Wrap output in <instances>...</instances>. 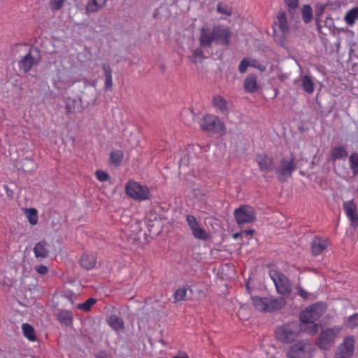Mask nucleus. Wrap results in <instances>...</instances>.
Instances as JSON below:
<instances>
[{"label":"nucleus","instance_id":"obj_38","mask_svg":"<svg viewBox=\"0 0 358 358\" xmlns=\"http://www.w3.org/2000/svg\"><path fill=\"white\" fill-rule=\"evenodd\" d=\"M187 296V289L185 288H179L175 292L174 297L177 301L185 300Z\"/></svg>","mask_w":358,"mask_h":358},{"label":"nucleus","instance_id":"obj_7","mask_svg":"<svg viewBox=\"0 0 358 358\" xmlns=\"http://www.w3.org/2000/svg\"><path fill=\"white\" fill-rule=\"evenodd\" d=\"M125 192L131 198L136 201L148 200L151 197L149 188L138 182L130 180L125 185Z\"/></svg>","mask_w":358,"mask_h":358},{"label":"nucleus","instance_id":"obj_16","mask_svg":"<svg viewBox=\"0 0 358 358\" xmlns=\"http://www.w3.org/2000/svg\"><path fill=\"white\" fill-rule=\"evenodd\" d=\"M215 43V36L214 34V27H202L200 31L199 43L204 48H210L213 43Z\"/></svg>","mask_w":358,"mask_h":358},{"label":"nucleus","instance_id":"obj_6","mask_svg":"<svg viewBox=\"0 0 358 358\" xmlns=\"http://www.w3.org/2000/svg\"><path fill=\"white\" fill-rule=\"evenodd\" d=\"M341 330V327L335 326L321 331L316 341L317 345L323 350H329L334 344Z\"/></svg>","mask_w":358,"mask_h":358},{"label":"nucleus","instance_id":"obj_33","mask_svg":"<svg viewBox=\"0 0 358 358\" xmlns=\"http://www.w3.org/2000/svg\"><path fill=\"white\" fill-rule=\"evenodd\" d=\"M204 59V55L201 48L194 49L190 56V59L193 63L201 62Z\"/></svg>","mask_w":358,"mask_h":358},{"label":"nucleus","instance_id":"obj_44","mask_svg":"<svg viewBox=\"0 0 358 358\" xmlns=\"http://www.w3.org/2000/svg\"><path fill=\"white\" fill-rule=\"evenodd\" d=\"M105 78L104 89L106 91H110L113 87V76Z\"/></svg>","mask_w":358,"mask_h":358},{"label":"nucleus","instance_id":"obj_61","mask_svg":"<svg viewBox=\"0 0 358 358\" xmlns=\"http://www.w3.org/2000/svg\"><path fill=\"white\" fill-rule=\"evenodd\" d=\"M158 358H167V357H158Z\"/></svg>","mask_w":358,"mask_h":358},{"label":"nucleus","instance_id":"obj_18","mask_svg":"<svg viewBox=\"0 0 358 358\" xmlns=\"http://www.w3.org/2000/svg\"><path fill=\"white\" fill-rule=\"evenodd\" d=\"M38 61L34 59L31 55V50L25 55L19 62V69L24 73H27L30 71L32 66L36 64Z\"/></svg>","mask_w":358,"mask_h":358},{"label":"nucleus","instance_id":"obj_2","mask_svg":"<svg viewBox=\"0 0 358 358\" xmlns=\"http://www.w3.org/2000/svg\"><path fill=\"white\" fill-rule=\"evenodd\" d=\"M303 331H304V327L301 323L291 322L278 327L275 337L283 343H291L298 339Z\"/></svg>","mask_w":358,"mask_h":358},{"label":"nucleus","instance_id":"obj_26","mask_svg":"<svg viewBox=\"0 0 358 358\" xmlns=\"http://www.w3.org/2000/svg\"><path fill=\"white\" fill-rule=\"evenodd\" d=\"M348 156V152L343 146H338L331 150V160L335 161Z\"/></svg>","mask_w":358,"mask_h":358},{"label":"nucleus","instance_id":"obj_45","mask_svg":"<svg viewBox=\"0 0 358 358\" xmlns=\"http://www.w3.org/2000/svg\"><path fill=\"white\" fill-rule=\"evenodd\" d=\"M35 271L41 275H45L48 273V268L46 266L41 264L35 266Z\"/></svg>","mask_w":358,"mask_h":358},{"label":"nucleus","instance_id":"obj_52","mask_svg":"<svg viewBox=\"0 0 358 358\" xmlns=\"http://www.w3.org/2000/svg\"><path fill=\"white\" fill-rule=\"evenodd\" d=\"M241 233H243V234L252 235L254 234V230H252V229L244 230Z\"/></svg>","mask_w":358,"mask_h":358},{"label":"nucleus","instance_id":"obj_11","mask_svg":"<svg viewBox=\"0 0 358 358\" xmlns=\"http://www.w3.org/2000/svg\"><path fill=\"white\" fill-rule=\"evenodd\" d=\"M186 222L193 236L196 239L206 241L210 238L209 233L200 226L194 215H187L186 216Z\"/></svg>","mask_w":358,"mask_h":358},{"label":"nucleus","instance_id":"obj_49","mask_svg":"<svg viewBox=\"0 0 358 358\" xmlns=\"http://www.w3.org/2000/svg\"><path fill=\"white\" fill-rule=\"evenodd\" d=\"M257 61L255 59L249 58V66L255 68L257 64Z\"/></svg>","mask_w":358,"mask_h":358},{"label":"nucleus","instance_id":"obj_8","mask_svg":"<svg viewBox=\"0 0 358 358\" xmlns=\"http://www.w3.org/2000/svg\"><path fill=\"white\" fill-rule=\"evenodd\" d=\"M203 131L208 132H214L220 135H224L227 129L223 122L214 115H204L200 124Z\"/></svg>","mask_w":358,"mask_h":358},{"label":"nucleus","instance_id":"obj_15","mask_svg":"<svg viewBox=\"0 0 358 358\" xmlns=\"http://www.w3.org/2000/svg\"><path fill=\"white\" fill-rule=\"evenodd\" d=\"M343 210L347 217L354 227L358 226L357 206L353 199L345 201L343 204Z\"/></svg>","mask_w":358,"mask_h":358},{"label":"nucleus","instance_id":"obj_13","mask_svg":"<svg viewBox=\"0 0 358 358\" xmlns=\"http://www.w3.org/2000/svg\"><path fill=\"white\" fill-rule=\"evenodd\" d=\"M215 43L227 46L230 44L231 33L229 27L222 25L214 26Z\"/></svg>","mask_w":358,"mask_h":358},{"label":"nucleus","instance_id":"obj_42","mask_svg":"<svg viewBox=\"0 0 358 358\" xmlns=\"http://www.w3.org/2000/svg\"><path fill=\"white\" fill-rule=\"evenodd\" d=\"M96 176L101 182L106 181L109 178V175L103 171H97L96 172Z\"/></svg>","mask_w":358,"mask_h":358},{"label":"nucleus","instance_id":"obj_54","mask_svg":"<svg viewBox=\"0 0 358 358\" xmlns=\"http://www.w3.org/2000/svg\"><path fill=\"white\" fill-rule=\"evenodd\" d=\"M173 358H189L187 354H183L181 356H174Z\"/></svg>","mask_w":358,"mask_h":358},{"label":"nucleus","instance_id":"obj_47","mask_svg":"<svg viewBox=\"0 0 358 358\" xmlns=\"http://www.w3.org/2000/svg\"><path fill=\"white\" fill-rule=\"evenodd\" d=\"M285 2L289 9H295L299 6V0H285Z\"/></svg>","mask_w":358,"mask_h":358},{"label":"nucleus","instance_id":"obj_57","mask_svg":"<svg viewBox=\"0 0 358 358\" xmlns=\"http://www.w3.org/2000/svg\"><path fill=\"white\" fill-rule=\"evenodd\" d=\"M124 230L125 233L127 234L129 229L127 227H125V229Z\"/></svg>","mask_w":358,"mask_h":358},{"label":"nucleus","instance_id":"obj_37","mask_svg":"<svg viewBox=\"0 0 358 358\" xmlns=\"http://www.w3.org/2000/svg\"><path fill=\"white\" fill-rule=\"evenodd\" d=\"M345 326L350 329L358 327V313L348 317L345 322Z\"/></svg>","mask_w":358,"mask_h":358},{"label":"nucleus","instance_id":"obj_51","mask_svg":"<svg viewBox=\"0 0 358 358\" xmlns=\"http://www.w3.org/2000/svg\"><path fill=\"white\" fill-rule=\"evenodd\" d=\"M255 68L259 69L261 71H266V66L264 65H262V64H258V63H257V64Z\"/></svg>","mask_w":358,"mask_h":358},{"label":"nucleus","instance_id":"obj_53","mask_svg":"<svg viewBox=\"0 0 358 358\" xmlns=\"http://www.w3.org/2000/svg\"><path fill=\"white\" fill-rule=\"evenodd\" d=\"M243 235V233H236L233 235L234 239H238L240 236Z\"/></svg>","mask_w":358,"mask_h":358},{"label":"nucleus","instance_id":"obj_40","mask_svg":"<svg viewBox=\"0 0 358 358\" xmlns=\"http://www.w3.org/2000/svg\"><path fill=\"white\" fill-rule=\"evenodd\" d=\"M249 66V57H245L241 61L238 66V70L241 73H243L247 71Z\"/></svg>","mask_w":358,"mask_h":358},{"label":"nucleus","instance_id":"obj_22","mask_svg":"<svg viewBox=\"0 0 358 358\" xmlns=\"http://www.w3.org/2000/svg\"><path fill=\"white\" fill-rule=\"evenodd\" d=\"M213 105L221 113L227 114L229 111L227 101L220 95L214 96L212 101Z\"/></svg>","mask_w":358,"mask_h":358},{"label":"nucleus","instance_id":"obj_39","mask_svg":"<svg viewBox=\"0 0 358 358\" xmlns=\"http://www.w3.org/2000/svg\"><path fill=\"white\" fill-rule=\"evenodd\" d=\"M65 0H50V6L52 10H60L64 3Z\"/></svg>","mask_w":358,"mask_h":358},{"label":"nucleus","instance_id":"obj_46","mask_svg":"<svg viewBox=\"0 0 358 358\" xmlns=\"http://www.w3.org/2000/svg\"><path fill=\"white\" fill-rule=\"evenodd\" d=\"M296 290L298 294L303 299H306L308 298L310 293L304 290L301 286L296 287Z\"/></svg>","mask_w":358,"mask_h":358},{"label":"nucleus","instance_id":"obj_55","mask_svg":"<svg viewBox=\"0 0 358 358\" xmlns=\"http://www.w3.org/2000/svg\"><path fill=\"white\" fill-rule=\"evenodd\" d=\"M103 7L106 5L108 0H97Z\"/></svg>","mask_w":358,"mask_h":358},{"label":"nucleus","instance_id":"obj_43","mask_svg":"<svg viewBox=\"0 0 358 358\" xmlns=\"http://www.w3.org/2000/svg\"><path fill=\"white\" fill-rule=\"evenodd\" d=\"M105 77H111L112 76V69L108 64H103L101 65Z\"/></svg>","mask_w":358,"mask_h":358},{"label":"nucleus","instance_id":"obj_9","mask_svg":"<svg viewBox=\"0 0 358 358\" xmlns=\"http://www.w3.org/2000/svg\"><path fill=\"white\" fill-rule=\"evenodd\" d=\"M269 275L279 294L287 296L291 294L292 284L287 276L274 269L269 271Z\"/></svg>","mask_w":358,"mask_h":358},{"label":"nucleus","instance_id":"obj_35","mask_svg":"<svg viewBox=\"0 0 358 358\" xmlns=\"http://www.w3.org/2000/svg\"><path fill=\"white\" fill-rule=\"evenodd\" d=\"M350 166L354 175L358 174V154L352 153L350 156Z\"/></svg>","mask_w":358,"mask_h":358},{"label":"nucleus","instance_id":"obj_60","mask_svg":"<svg viewBox=\"0 0 358 358\" xmlns=\"http://www.w3.org/2000/svg\"><path fill=\"white\" fill-rule=\"evenodd\" d=\"M9 192H10V190L8 189V193H7L8 195H10Z\"/></svg>","mask_w":358,"mask_h":358},{"label":"nucleus","instance_id":"obj_10","mask_svg":"<svg viewBox=\"0 0 358 358\" xmlns=\"http://www.w3.org/2000/svg\"><path fill=\"white\" fill-rule=\"evenodd\" d=\"M256 216L254 208L248 205H242L234 210V217L238 225L253 222Z\"/></svg>","mask_w":358,"mask_h":358},{"label":"nucleus","instance_id":"obj_3","mask_svg":"<svg viewBox=\"0 0 358 358\" xmlns=\"http://www.w3.org/2000/svg\"><path fill=\"white\" fill-rule=\"evenodd\" d=\"M251 299L255 309L262 312L278 310L285 305V300L282 297L254 296L251 297Z\"/></svg>","mask_w":358,"mask_h":358},{"label":"nucleus","instance_id":"obj_31","mask_svg":"<svg viewBox=\"0 0 358 358\" xmlns=\"http://www.w3.org/2000/svg\"><path fill=\"white\" fill-rule=\"evenodd\" d=\"M26 217L31 225H35L38 222V213L35 208H29L25 210Z\"/></svg>","mask_w":358,"mask_h":358},{"label":"nucleus","instance_id":"obj_1","mask_svg":"<svg viewBox=\"0 0 358 358\" xmlns=\"http://www.w3.org/2000/svg\"><path fill=\"white\" fill-rule=\"evenodd\" d=\"M327 306L322 302H317L307 307L300 313V321L304 331L308 334H315L318 331V324H316L326 311Z\"/></svg>","mask_w":358,"mask_h":358},{"label":"nucleus","instance_id":"obj_56","mask_svg":"<svg viewBox=\"0 0 358 358\" xmlns=\"http://www.w3.org/2000/svg\"><path fill=\"white\" fill-rule=\"evenodd\" d=\"M4 189H6V193H8V187L6 185H4Z\"/></svg>","mask_w":358,"mask_h":358},{"label":"nucleus","instance_id":"obj_19","mask_svg":"<svg viewBox=\"0 0 358 358\" xmlns=\"http://www.w3.org/2000/svg\"><path fill=\"white\" fill-rule=\"evenodd\" d=\"M81 266L87 270L93 268L96 264V255L95 253L84 254L80 259Z\"/></svg>","mask_w":358,"mask_h":358},{"label":"nucleus","instance_id":"obj_29","mask_svg":"<svg viewBox=\"0 0 358 358\" xmlns=\"http://www.w3.org/2000/svg\"><path fill=\"white\" fill-rule=\"evenodd\" d=\"M109 325L115 330H120L124 328V322L122 319L115 315H111L109 318Z\"/></svg>","mask_w":358,"mask_h":358},{"label":"nucleus","instance_id":"obj_41","mask_svg":"<svg viewBox=\"0 0 358 358\" xmlns=\"http://www.w3.org/2000/svg\"><path fill=\"white\" fill-rule=\"evenodd\" d=\"M218 13L230 16L231 15V10L226 5L219 3L217 8Z\"/></svg>","mask_w":358,"mask_h":358},{"label":"nucleus","instance_id":"obj_25","mask_svg":"<svg viewBox=\"0 0 358 358\" xmlns=\"http://www.w3.org/2000/svg\"><path fill=\"white\" fill-rule=\"evenodd\" d=\"M301 85L304 91L308 94L313 93L315 90V84L309 76L305 75L302 77Z\"/></svg>","mask_w":358,"mask_h":358},{"label":"nucleus","instance_id":"obj_4","mask_svg":"<svg viewBox=\"0 0 358 358\" xmlns=\"http://www.w3.org/2000/svg\"><path fill=\"white\" fill-rule=\"evenodd\" d=\"M314 347L308 340H301L291 345L287 352L288 358H311Z\"/></svg>","mask_w":358,"mask_h":358},{"label":"nucleus","instance_id":"obj_32","mask_svg":"<svg viewBox=\"0 0 358 358\" xmlns=\"http://www.w3.org/2000/svg\"><path fill=\"white\" fill-rule=\"evenodd\" d=\"M103 6L99 4V2L97 0H90L86 5V12L87 13H94L99 10L102 8Z\"/></svg>","mask_w":358,"mask_h":358},{"label":"nucleus","instance_id":"obj_58","mask_svg":"<svg viewBox=\"0 0 358 358\" xmlns=\"http://www.w3.org/2000/svg\"><path fill=\"white\" fill-rule=\"evenodd\" d=\"M318 15H319V14H318V13H316V20H317V19H318Z\"/></svg>","mask_w":358,"mask_h":358},{"label":"nucleus","instance_id":"obj_12","mask_svg":"<svg viewBox=\"0 0 358 358\" xmlns=\"http://www.w3.org/2000/svg\"><path fill=\"white\" fill-rule=\"evenodd\" d=\"M355 339L352 336L346 337L338 348L336 358H350L354 352Z\"/></svg>","mask_w":358,"mask_h":358},{"label":"nucleus","instance_id":"obj_34","mask_svg":"<svg viewBox=\"0 0 358 358\" xmlns=\"http://www.w3.org/2000/svg\"><path fill=\"white\" fill-rule=\"evenodd\" d=\"M303 20L305 23H309L313 19L312 8L309 5H305L302 9Z\"/></svg>","mask_w":358,"mask_h":358},{"label":"nucleus","instance_id":"obj_23","mask_svg":"<svg viewBox=\"0 0 358 358\" xmlns=\"http://www.w3.org/2000/svg\"><path fill=\"white\" fill-rule=\"evenodd\" d=\"M244 89L249 93H254L258 90L257 76L255 74H250L245 78L244 80Z\"/></svg>","mask_w":358,"mask_h":358},{"label":"nucleus","instance_id":"obj_50","mask_svg":"<svg viewBox=\"0 0 358 358\" xmlns=\"http://www.w3.org/2000/svg\"><path fill=\"white\" fill-rule=\"evenodd\" d=\"M96 356L97 358H106L107 355L105 351H100Z\"/></svg>","mask_w":358,"mask_h":358},{"label":"nucleus","instance_id":"obj_27","mask_svg":"<svg viewBox=\"0 0 358 358\" xmlns=\"http://www.w3.org/2000/svg\"><path fill=\"white\" fill-rule=\"evenodd\" d=\"M358 19V7H355L348 10L345 16V21L348 25H353Z\"/></svg>","mask_w":358,"mask_h":358},{"label":"nucleus","instance_id":"obj_28","mask_svg":"<svg viewBox=\"0 0 358 358\" xmlns=\"http://www.w3.org/2000/svg\"><path fill=\"white\" fill-rule=\"evenodd\" d=\"M22 329L24 336L30 341H34L36 340L35 331L32 326L27 323H24L22 325Z\"/></svg>","mask_w":358,"mask_h":358},{"label":"nucleus","instance_id":"obj_5","mask_svg":"<svg viewBox=\"0 0 358 358\" xmlns=\"http://www.w3.org/2000/svg\"><path fill=\"white\" fill-rule=\"evenodd\" d=\"M296 169L295 157L293 153L289 156L283 157L275 166V171L280 181H285L290 178Z\"/></svg>","mask_w":358,"mask_h":358},{"label":"nucleus","instance_id":"obj_59","mask_svg":"<svg viewBox=\"0 0 358 358\" xmlns=\"http://www.w3.org/2000/svg\"><path fill=\"white\" fill-rule=\"evenodd\" d=\"M273 31H274V32H276V28L275 27L273 28Z\"/></svg>","mask_w":358,"mask_h":358},{"label":"nucleus","instance_id":"obj_14","mask_svg":"<svg viewBox=\"0 0 358 358\" xmlns=\"http://www.w3.org/2000/svg\"><path fill=\"white\" fill-rule=\"evenodd\" d=\"M255 161L257 163L261 171L268 173L275 170V162L272 157L266 154H259L256 156Z\"/></svg>","mask_w":358,"mask_h":358},{"label":"nucleus","instance_id":"obj_21","mask_svg":"<svg viewBox=\"0 0 358 358\" xmlns=\"http://www.w3.org/2000/svg\"><path fill=\"white\" fill-rule=\"evenodd\" d=\"M275 26L278 27L279 31H280L282 34L285 35L288 33L289 26L285 12L282 11L278 13L277 20L275 22Z\"/></svg>","mask_w":358,"mask_h":358},{"label":"nucleus","instance_id":"obj_36","mask_svg":"<svg viewBox=\"0 0 358 358\" xmlns=\"http://www.w3.org/2000/svg\"><path fill=\"white\" fill-rule=\"evenodd\" d=\"M96 300L95 299L90 298L84 303H78L77 305V308L87 312L91 309V307L96 303Z\"/></svg>","mask_w":358,"mask_h":358},{"label":"nucleus","instance_id":"obj_30","mask_svg":"<svg viewBox=\"0 0 358 358\" xmlns=\"http://www.w3.org/2000/svg\"><path fill=\"white\" fill-rule=\"evenodd\" d=\"M123 152L120 150H113L110 152V161L111 164L118 166L123 159Z\"/></svg>","mask_w":358,"mask_h":358},{"label":"nucleus","instance_id":"obj_24","mask_svg":"<svg viewBox=\"0 0 358 358\" xmlns=\"http://www.w3.org/2000/svg\"><path fill=\"white\" fill-rule=\"evenodd\" d=\"M58 320L64 325H70L72 323L73 315L70 310H60L57 314Z\"/></svg>","mask_w":358,"mask_h":358},{"label":"nucleus","instance_id":"obj_20","mask_svg":"<svg viewBox=\"0 0 358 358\" xmlns=\"http://www.w3.org/2000/svg\"><path fill=\"white\" fill-rule=\"evenodd\" d=\"M34 253L36 258L45 259L49 255V245L45 241L37 243L34 248Z\"/></svg>","mask_w":358,"mask_h":358},{"label":"nucleus","instance_id":"obj_48","mask_svg":"<svg viewBox=\"0 0 358 358\" xmlns=\"http://www.w3.org/2000/svg\"><path fill=\"white\" fill-rule=\"evenodd\" d=\"M131 227L134 228L132 230L133 232L138 233L141 231L140 226L137 222H135L134 224H132Z\"/></svg>","mask_w":358,"mask_h":358},{"label":"nucleus","instance_id":"obj_17","mask_svg":"<svg viewBox=\"0 0 358 358\" xmlns=\"http://www.w3.org/2000/svg\"><path fill=\"white\" fill-rule=\"evenodd\" d=\"M330 245L327 238L315 237L312 242V252L317 256L320 255Z\"/></svg>","mask_w":358,"mask_h":358}]
</instances>
